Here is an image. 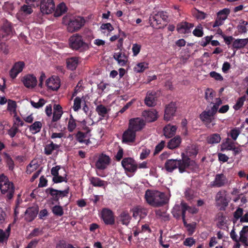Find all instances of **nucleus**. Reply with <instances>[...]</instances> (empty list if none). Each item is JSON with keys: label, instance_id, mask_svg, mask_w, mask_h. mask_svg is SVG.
<instances>
[{"label": "nucleus", "instance_id": "f257e3e1", "mask_svg": "<svg viewBox=\"0 0 248 248\" xmlns=\"http://www.w3.org/2000/svg\"><path fill=\"white\" fill-rule=\"evenodd\" d=\"M193 161L187 156H186L184 153L182 154V159H168L165 163V168L166 170L172 172L174 170L178 168L179 172L182 173L186 171V169L192 165Z\"/></svg>", "mask_w": 248, "mask_h": 248}, {"label": "nucleus", "instance_id": "f03ea898", "mask_svg": "<svg viewBox=\"0 0 248 248\" xmlns=\"http://www.w3.org/2000/svg\"><path fill=\"white\" fill-rule=\"evenodd\" d=\"M144 198L147 203L154 207L162 206L167 202L166 194L157 190L147 189Z\"/></svg>", "mask_w": 248, "mask_h": 248}, {"label": "nucleus", "instance_id": "7ed1b4c3", "mask_svg": "<svg viewBox=\"0 0 248 248\" xmlns=\"http://www.w3.org/2000/svg\"><path fill=\"white\" fill-rule=\"evenodd\" d=\"M222 104V101L219 97L216 98V101L214 105L210 108H208L207 107L205 110L202 111L200 115V119L206 126H208V124L212 122L214 116L217 111L219 106Z\"/></svg>", "mask_w": 248, "mask_h": 248}, {"label": "nucleus", "instance_id": "20e7f679", "mask_svg": "<svg viewBox=\"0 0 248 248\" xmlns=\"http://www.w3.org/2000/svg\"><path fill=\"white\" fill-rule=\"evenodd\" d=\"M69 190V186L66 185L63 190L56 189L52 187H48L46 189L45 192L47 196H50V200L52 204L57 203L59 204L60 199L67 197Z\"/></svg>", "mask_w": 248, "mask_h": 248}, {"label": "nucleus", "instance_id": "39448f33", "mask_svg": "<svg viewBox=\"0 0 248 248\" xmlns=\"http://www.w3.org/2000/svg\"><path fill=\"white\" fill-rule=\"evenodd\" d=\"M69 46L73 50L83 52L89 48L88 43L83 41L82 36L78 34H75L71 36L69 39Z\"/></svg>", "mask_w": 248, "mask_h": 248}, {"label": "nucleus", "instance_id": "423d86ee", "mask_svg": "<svg viewBox=\"0 0 248 248\" xmlns=\"http://www.w3.org/2000/svg\"><path fill=\"white\" fill-rule=\"evenodd\" d=\"M0 189L2 194L5 195L8 200L13 198L15 192V186L13 183L10 182L8 178L3 177L0 184Z\"/></svg>", "mask_w": 248, "mask_h": 248}, {"label": "nucleus", "instance_id": "0eeeda50", "mask_svg": "<svg viewBox=\"0 0 248 248\" xmlns=\"http://www.w3.org/2000/svg\"><path fill=\"white\" fill-rule=\"evenodd\" d=\"M99 217L105 225L112 226L115 223L114 213L108 208H103L99 214Z\"/></svg>", "mask_w": 248, "mask_h": 248}, {"label": "nucleus", "instance_id": "6e6552de", "mask_svg": "<svg viewBox=\"0 0 248 248\" xmlns=\"http://www.w3.org/2000/svg\"><path fill=\"white\" fill-rule=\"evenodd\" d=\"M85 23L84 19L80 16L70 19L67 23V30L68 32H73L79 30Z\"/></svg>", "mask_w": 248, "mask_h": 248}, {"label": "nucleus", "instance_id": "1a4fd4ad", "mask_svg": "<svg viewBox=\"0 0 248 248\" xmlns=\"http://www.w3.org/2000/svg\"><path fill=\"white\" fill-rule=\"evenodd\" d=\"M229 180L223 173L216 174L214 180L211 182L209 186L211 188L222 187L229 185Z\"/></svg>", "mask_w": 248, "mask_h": 248}, {"label": "nucleus", "instance_id": "9d476101", "mask_svg": "<svg viewBox=\"0 0 248 248\" xmlns=\"http://www.w3.org/2000/svg\"><path fill=\"white\" fill-rule=\"evenodd\" d=\"M121 164L125 171L133 173L137 170L138 165L135 160L131 157L123 158Z\"/></svg>", "mask_w": 248, "mask_h": 248}, {"label": "nucleus", "instance_id": "9b49d317", "mask_svg": "<svg viewBox=\"0 0 248 248\" xmlns=\"http://www.w3.org/2000/svg\"><path fill=\"white\" fill-rule=\"evenodd\" d=\"M111 159L108 155L103 153L100 154L95 162V167L99 170H104L110 164Z\"/></svg>", "mask_w": 248, "mask_h": 248}, {"label": "nucleus", "instance_id": "f8f14e48", "mask_svg": "<svg viewBox=\"0 0 248 248\" xmlns=\"http://www.w3.org/2000/svg\"><path fill=\"white\" fill-rule=\"evenodd\" d=\"M145 125V121L140 118L137 117L129 120L128 127L136 133L141 130Z\"/></svg>", "mask_w": 248, "mask_h": 248}, {"label": "nucleus", "instance_id": "ddd939ff", "mask_svg": "<svg viewBox=\"0 0 248 248\" xmlns=\"http://www.w3.org/2000/svg\"><path fill=\"white\" fill-rule=\"evenodd\" d=\"M55 8L53 0H42L40 10L43 14H50L54 12Z\"/></svg>", "mask_w": 248, "mask_h": 248}, {"label": "nucleus", "instance_id": "4468645a", "mask_svg": "<svg viewBox=\"0 0 248 248\" xmlns=\"http://www.w3.org/2000/svg\"><path fill=\"white\" fill-rule=\"evenodd\" d=\"M86 131V132L84 133L80 131H78L75 135L76 140L80 143H84L86 145H88L91 141L90 140L88 134L90 132L91 130L89 127L85 126V128H83Z\"/></svg>", "mask_w": 248, "mask_h": 248}, {"label": "nucleus", "instance_id": "2eb2a0df", "mask_svg": "<svg viewBox=\"0 0 248 248\" xmlns=\"http://www.w3.org/2000/svg\"><path fill=\"white\" fill-rule=\"evenodd\" d=\"M176 103L171 102L166 106L164 115V119L166 121H171L175 116L176 111Z\"/></svg>", "mask_w": 248, "mask_h": 248}, {"label": "nucleus", "instance_id": "dca6fc26", "mask_svg": "<svg viewBox=\"0 0 248 248\" xmlns=\"http://www.w3.org/2000/svg\"><path fill=\"white\" fill-rule=\"evenodd\" d=\"M230 13V10L228 8H224L219 11L217 13V17L213 24V27L215 28L222 25L223 21L227 18Z\"/></svg>", "mask_w": 248, "mask_h": 248}, {"label": "nucleus", "instance_id": "f3484780", "mask_svg": "<svg viewBox=\"0 0 248 248\" xmlns=\"http://www.w3.org/2000/svg\"><path fill=\"white\" fill-rule=\"evenodd\" d=\"M25 65V64L23 61H19L15 62L9 71L10 77L13 79L15 78L17 75L22 71Z\"/></svg>", "mask_w": 248, "mask_h": 248}, {"label": "nucleus", "instance_id": "a211bd4d", "mask_svg": "<svg viewBox=\"0 0 248 248\" xmlns=\"http://www.w3.org/2000/svg\"><path fill=\"white\" fill-rule=\"evenodd\" d=\"M136 133L129 127L123 133L122 136V142L130 144L135 142Z\"/></svg>", "mask_w": 248, "mask_h": 248}, {"label": "nucleus", "instance_id": "6ab92c4d", "mask_svg": "<svg viewBox=\"0 0 248 248\" xmlns=\"http://www.w3.org/2000/svg\"><path fill=\"white\" fill-rule=\"evenodd\" d=\"M226 192L225 190H220L217 192L215 196V201L217 205L225 207L228 206V202L226 197Z\"/></svg>", "mask_w": 248, "mask_h": 248}, {"label": "nucleus", "instance_id": "aec40b11", "mask_svg": "<svg viewBox=\"0 0 248 248\" xmlns=\"http://www.w3.org/2000/svg\"><path fill=\"white\" fill-rule=\"evenodd\" d=\"M46 84L48 89L57 91L60 87V79L57 77L55 78L52 77L46 80Z\"/></svg>", "mask_w": 248, "mask_h": 248}, {"label": "nucleus", "instance_id": "412c9836", "mask_svg": "<svg viewBox=\"0 0 248 248\" xmlns=\"http://www.w3.org/2000/svg\"><path fill=\"white\" fill-rule=\"evenodd\" d=\"M22 82L28 88H33L37 85L36 78L33 75H27L24 77Z\"/></svg>", "mask_w": 248, "mask_h": 248}, {"label": "nucleus", "instance_id": "4be33fe9", "mask_svg": "<svg viewBox=\"0 0 248 248\" xmlns=\"http://www.w3.org/2000/svg\"><path fill=\"white\" fill-rule=\"evenodd\" d=\"M131 219L132 217L127 211H123L117 217V222L128 226Z\"/></svg>", "mask_w": 248, "mask_h": 248}, {"label": "nucleus", "instance_id": "5701e85b", "mask_svg": "<svg viewBox=\"0 0 248 248\" xmlns=\"http://www.w3.org/2000/svg\"><path fill=\"white\" fill-rule=\"evenodd\" d=\"M142 116L147 122H153L157 118V112L154 109L146 110L142 112Z\"/></svg>", "mask_w": 248, "mask_h": 248}, {"label": "nucleus", "instance_id": "b1692460", "mask_svg": "<svg viewBox=\"0 0 248 248\" xmlns=\"http://www.w3.org/2000/svg\"><path fill=\"white\" fill-rule=\"evenodd\" d=\"M194 27V24L187 22H182L177 27V31L180 33H188L191 32V29Z\"/></svg>", "mask_w": 248, "mask_h": 248}, {"label": "nucleus", "instance_id": "393cba45", "mask_svg": "<svg viewBox=\"0 0 248 248\" xmlns=\"http://www.w3.org/2000/svg\"><path fill=\"white\" fill-rule=\"evenodd\" d=\"M156 92L155 91H149L147 93L145 98V104L148 107H153L156 104Z\"/></svg>", "mask_w": 248, "mask_h": 248}, {"label": "nucleus", "instance_id": "a878e982", "mask_svg": "<svg viewBox=\"0 0 248 248\" xmlns=\"http://www.w3.org/2000/svg\"><path fill=\"white\" fill-rule=\"evenodd\" d=\"M113 58L122 66L125 65L128 62V57L124 52H115L114 53Z\"/></svg>", "mask_w": 248, "mask_h": 248}, {"label": "nucleus", "instance_id": "bb28decb", "mask_svg": "<svg viewBox=\"0 0 248 248\" xmlns=\"http://www.w3.org/2000/svg\"><path fill=\"white\" fill-rule=\"evenodd\" d=\"M216 93L211 88H208L205 90L204 98L206 101L210 104V105H214L216 101Z\"/></svg>", "mask_w": 248, "mask_h": 248}, {"label": "nucleus", "instance_id": "cd10ccee", "mask_svg": "<svg viewBox=\"0 0 248 248\" xmlns=\"http://www.w3.org/2000/svg\"><path fill=\"white\" fill-rule=\"evenodd\" d=\"M38 213V209L31 207L28 208L25 212V218L29 222L32 221L36 217Z\"/></svg>", "mask_w": 248, "mask_h": 248}, {"label": "nucleus", "instance_id": "c85d7f7f", "mask_svg": "<svg viewBox=\"0 0 248 248\" xmlns=\"http://www.w3.org/2000/svg\"><path fill=\"white\" fill-rule=\"evenodd\" d=\"M89 181L91 185L94 187H99L105 188L108 185L107 181L101 180L97 177L91 176L89 178Z\"/></svg>", "mask_w": 248, "mask_h": 248}, {"label": "nucleus", "instance_id": "c756f323", "mask_svg": "<svg viewBox=\"0 0 248 248\" xmlns=\"http://www.w3.org/2000/svg\"><path fill=\"white\" fill-rule=\"evenodd\" d=\"M177 128V127L175 125H172L170 124H167L163 128L164 136L167 138L172 137L175 134Z\"/></svg>", "mask_w": 248, "mask_h": 248}, {"label": "nucleus", "instance_id": "7c9ffc66", "mask_svg": "<svg viewBox=\"0 0 248 248\" xmlns=\"http://www.w3.org/2000/svg\"><path fill=\"white\" fill-rule=\"evenodd\" d=\"M60 148V145L54 143L53 141H50L49 144H46L44 147V154L46 155H51L55 150H58Z\"/></svg>", "mask_w": 248, "mask_h": 248}, {"label": "nucleus", "instance_id": "2f4dec72", "mask_svg": "<svg viewBox=\"0 0 248 248\" xmlns=\"http://www.w3.org/2000/svg\"><path fill=\"white\" fill-rule=\"evenodd\" d=\"M181 140V137L179 136H176L169 140L167 147L170 149H175L179 147Z\"/></svg>", "mask_w": 248, "mask_h": 248}, {"label": "nucleus", "instance_id": "473e14b6", "mask_svg": "<svg viewBox=\"0 0 248 248\" xmlns=\"http://www.w3.org/2000/svg\"><path fill=\"white\" fill-rule=\"evenodd\" d=\"M95 110L101 117V120L108 117V109L103 105L100 104L97 106Z\"/></svg>", "mask_w": 248, "mask_h": 248}, {"label": "nucleus", "instance_id": "72a5a7b5", "mask_svg": "<svg viewBox=\"0 0 248 248\" xmlns=\"http://www.w3.org/2000/svg\"><path fill=\"white\" fill-rule=\"evenodd\" d=\"M221 140V138L219 134L214 133L207 137L206 141L209 144H215L219 143Z\"/></svg>", "mask_w": 248, "mask_h": 248}, {"label": "nucleus", "instance_id": "f704fd0d", "mask_svg": "<svg viewBox=\"0 0 248 248\" xmlns=\"http://www.w3.org/2000/svg\"><path fill=\"white\" fill-rule=\"evenodd\" d=\"M78 63V60L77 57H71L67 59L66 65L68 69L73 71L75 70Z\"/></svg>", "mask_w": 248, "mask_h": 248}, {"label": "nucleus", "instance_id": "c9c22d12", "mask_svg": "<svg viewBox=\"0 0 248 248\" xmlns=\"http://www.w3.org/2000/svg\"><path fill=\"white\" fill-rule=\"evenodd\" d=\"M234 146V142L231 140L229 138H227L225 141L222 144L221 151H231L232 149V147H233Z\"/></svg>", "mask_w": 248, "mask_h": 248}, {"label": "nucleus", "instance_id": "e433bc0d", "mask_svg": "<svg viewBox=\"0 0 248 248\" xmlns=\"http://www.w3.org/2000/svg\"><path fill=\"white\" fill-rule=\"evenodd\" d=\"M67 11V7L64 3L62 2L60 3L57 7L55 13V16L58 17L64 14Z\"/></svg>", "mask_w": 248, "mask_h": 248}, {"label": "nucleus", "instance_id": "4c0bfd02", "mask_svg": "<svg viewBox=\"0 0 248 248\" xmlns=\"http://www.w3.org/2000/svg\"><path fill=\"white\" fill-rule=\"evenodd\" d=\"M248 39H237L234 40L232 44V47L240 49L244 47L247 44Z\"/></svg>", "mask_w": 248, "mask_h": 248}, {"label": "nucleus", "instance_id": "58836bf2", "mask_svg": "<svg viewBox=\"0 0 248 248\" xmlns=\"http://www.w3.org/2000/svg\"><path fill=\"white\" fill-rule=\"evenodd\" d=\"M42 126L41 122L36 121L29 126V129L32 134H35L40 131Z\"/></svg>", "mask_w": 248, "mask_h": 248}, {"label": "nucleus", "instance_id": "ea45409f", "mask_svg": "<svg viewBox=\"0 0 248 248\" xmlns=\"http://www.w3.org/2000/svg\"><path fill=\"white\" fill-rule=\"evenodd\" d=\"M248 25V22L244 20H241L237 28L239 33H245L247 32L248 29L247 26Z\"/></svg>", "mask_w": 248, "mask_h": 248}, {"label": "nucleus", "instance_id": "a19ab883", "mask_svg": "<svg viewBox=\"0 0 248 248\" xmlns=\"http://www.w3.org/2000/svg\"><path fill=\"white\" fill-rule=\"evenodd\" d=\"M7 110L9 111L13 112L15 113V116L16 115V108L17 107L16 102L11 99L7 101Z\"/></svg>", "mask_w": 248, "mask_h": 248}, {"label": "nucleus", "instance_id": "79ce46f5", "mask_svg": "<svg viewBox=\"0 0 248 248\" xmlns=\"http://www.w3.org/2000/svg\"><path fill=\"white\" fill-rule=\"evenodd\" d=\"M148 64L146 62H140L137 64L134 68V70L137 73H141L143 72L146 69L148 68Z\"/></svg>", "mask_w": 248, "mask_h": 248}, {"label": "nucleus", "instance_id": "37998d69", "mask_svg": "<svg viewBox=\"0 0 248 248\" xmlns=\"http://www.w3.org/2000/svg\"><path fill=\"white\" fill-rule=\"evenodd\" d=\"M181 215L182 218L183 222H186V213L187 209H190V207L187 205L186 203L181 202Z\"/></svg>", "mask_w": 248, "mask_h": 248}, {"label": "nucleus", "instance_id": "c03bdc74", "mask_svg": "<svg viewBox=\"0 0 248 248\" xmlns=\"http://www.w3.org/2000/svg\"><path fill=\"white\" fill-rule=\"evenodd\" d=\"M52 212L54 215L59 217L62 216L64 214L62 207L58 204L52 207Z\"/></svg>", "mask_w": 248, "mask_h": 248}, {"label": "nucleus", "instance_id": "a18cd8bd", "mask_svg": "<svg viewBox=\"0 0 248 248\" xmlns=\"http://www.w3.org/2000/svg\"><path fill=\"white\" fill-rule=\"evenodd\" d=\"M77 126L75 119H74L72 115H70V117L68 121L67 129L70 132H72Z\"/></svg>", "mask_w": 248, "mask_h": 248}, {"label": "nucleus", "instance_id": "49530a36", "mask_svg": "<svg viewBox=\"0 0 248 248\" xmlns=\"http://www.w3.org/2000/svg\"><path fill=\"white\" fill-rule=\"evenodd\" d=\"M246 100L245 95L239 97L236 101V104L233 108L235 110H239L244 105V101Z\"/></svg>", "mask_w": 248, "mask_h": 248}, {"label": "nucleus", "instance_id": "de8ad7c7", "mask_svg": "<svg viewBox=\"0 0 248 248\" xmlns=\"http://www.w3.org/2000/svg\"><path fill=\"white\" fill-rule=\"evenodd\" d=\"M2 29L6 35H9L12 31V26L11 23L6 21L2 27Z\"/></svg>", "mask_w": 248, "mask_h": 248}, {"label": "nucleus", "instance_id": "09e8293b", "mask_svg": "<svg viewBox=\"0 0 248 248\" xmlns=\"http://www.w3.org/2000/svg\"><path fill=\"white\" fill-rule=\"evenodd\" d=\"M240 134V131L239 128L235 127L230 131L228 136H230L233 140H236Z\"/></svg>", "mask_w": 248, "mask_h": 248}, {"label": "nucleus", "instance_id": "8fccbe9b", "mask_svg": "<svg viewBox=\"0 0 248 248\" xmlns=\"http://www.w3.org/2000/svg\"><path fill=\"white\" fill-rule=\"evenodd\" d=\"M243 214V209L241 208H238L233 213V222L235 223L236 221L240 218Z\"/></svg>", "mask_w": 248, "mask_h": 248}, {"label": "nucleus", "instance_id": "3c124183", "mask_svg": "<svg viewBox=\"0 0 248 248\" xmlns=\"http://www.w3.org/2000/svg\"><path fill=\"white\" fill-rule=\"evenodd\" d=\"M193 16L197 19L203 20L206 17L207 14L203 12L199 11V10L195 9V11L193 12Z\"/></svg>", "mask_w": 248, "mask_h": 248}, {"label": "nucleus", "instance_id": "603ef678", "mask_svg": "<svg viewBox=\"0 0 248 248\" xmlns=\"http://www.w3.org/2000/svg\"><path fill=\"white\" fill-rule=\"evenodd\" d=\"M38 165L37 163H33V161L31 162V163L27 166L26 172L28 174H31L33 171L37 170L38 168Z\"/></svg>", "mask_w": 248, "mask_h": 248}, {"label": "nucleus", "instance_id": "864d4df0", "mask_svg": "<svg viewBox=\"0 0 248 248\" xmlns=\"http://www.w3.org/2000/svg\"><path fill=\"white\" fill-rule=\"evenodd\" d=\"M81 99L76 97L74 100L73 108L75 111H78L81 108Z\"/></svg>", "mask_w": 248, "mask_h": 248}, {"label": "nucleus", "instance_id": "5fc2aeb1", "mask_svg": "<svg viewBox=\"0 0 248 248\" xmlns=\"http://www.w3.org/2000/svg\"><path fill=\"white\" fill-rule=\"evenodd\" d=\"M31 106L35 108H39L42 107L46 103V101L43 98H40L39 101L37 103L32 100H31Z\"/></svg>", "mask_w": 248, "mask_h": 248}, {"label": "nucleus", "instance_id": "6e6d98bb", "mask_svg": "<svg viewBox=\"0 0 248 248\" xmlns=\"http://www.w3.org/2000/svg\"><path fill=\"white\" fill-rule=\"evenodd\" d=\"M171 213L173 217L176 219L180 218L181 215V207L178 205H175L172 210Z\"/></svg>", "mask_w": 248, "mask_h": 248}, {"label": "nucleus", "instance_id": "4d7b16f0", "mask_svg": "<svg viewBox=\"0 0 248 248\" xmlns=\"http://www.w3.org/2000/svg\"><path fill=\"white\" fill-rule=\"evenodd\" d=\"M184 226L187 229V231L188 232L189 235H191L195 232V224L187 223L186 221L183 222Z\"/></svg>", "mask_w": 248, "mask_h": 248}, {"label": "nucleus", "instance_id": "13d9d810", "mask_svg": "<svg viewBox=\"0 0 248 248\" xmlns=\"http://www.w3.org/2000/svg\"><path fill=\"white\" fill-rule=\"evenodd\" d=\"M194 36L198 37H202L203 35V28L201 25H198L193 31Z\"/></svg>", "mask_w": 248, "mask_h": 248}, {"label": "nucleus", "instance_id": "bf43d9fd", "mask_svg": "<svg viewBox=\"0 0 248 248\" xmlns=\"http://www.w3.org/2000/svg\"><path fill=\"white\" fill-rule=\"evenodd\" d=\"M9 237L8 234H6L3 230L0 229V244H7Z\"/></svg>", "mask_w": 248, "mask_h": 248}, {"label": "nucleus", "instance_id": "052dcab7", "mask_svg": "<svg viewBox=\"0 0 248 248\" xmlns=\"http://www.w3.org/2000/svg\"><path fill=\"white\" fill-rule=\"evenodd\" d=\"M213 36L212 35L207 36L202 38L201 41L199 42L200 45L203 46H206L208 44L210 43L211 40L212 39Z\"/></svg>", "mask_w": 248, "mask_h": 248}, {"label": "nucleus", "instance_id": "680f3d73", "mask_svg": "<svg viewBox=\"0 0 248 248\" xmlns=\"http://www.w3.org/2000/svg\"><path fill=\"white\" fill-rule=\"evenodd\" d=\"M52 181L54 183L56 184L62 183V182H65L67 183V179L66 178V175H65V177L60 176L59 175V174L56 176H54L52 178Z\"/></svg>", "mask_w": 248, "mask_h": 248}, {"label": "nucleus", "instance_id": "e2e57ef3", "mask_svg": "<svg viewBox=\"0 0 248 248\" xmlns=\"http://www.w3.org/2000/svg\"><path fill=\"white\" fill-rule=\"evenodd\" d=\"M165 142L162 140L159 143L155 146V150L154 153V155H155L158 154L165 147Z\"/></svg>", "mask_w": 248, "mask_h": 248}, {"label": "nucleus", "instance_id": "0e129e2a", "mask_svg": "<svg viewBox=\"0 0 248 248\" xmlns=\"http://www.w3.org/2000/svg\"><path fill=\"white\" fill-rule=\"evenodd\" d=\"M217 219L218 221V224L220 226H224L225 224V219L226 218L225 216L224 215L222 212H219L217 216Z\"/></svg>", "mask_w": 248, "mask_h": 248}, {"label": "nucleus", "instance_id": "69168bd1", "mask_svg": "<svg viewBox=\"0 0 248 248\" xmlns=\"http://www.w3.org/2000/svg\"><path fill=\"white\" fill-rule=\"evenodd\" d=\"M195 243L196 241L193 237H188L184 240L183 244L185 246L191 247Z\"/></svg>", "mask_w": 248, "mask_h": 248}, {"label": "nucleus", "instance_id": "338daca9", "mask_svg": "<svg viewBox=\"0 0 248 248\" xmlns=\"http://www.w3.org/2000/svg\"><path fill=\"white\" fill-rule=\"evenodd\" d=\"M209 75L211 78H214L216 80L222 81L223 79V77L220 74L215 71L211 72Z\"/></svg>", "mask_w": 248, "mask_h": 248}, {"label": "nucleus", "instance_id": "774afa93", "mask_svg": "<svg viewBox=\"0 0 248 248\" xmlns=\"http://www.w3.org/2000/svg\"><path fill=\"white\" fill-rule=\"evenodd\" d=\"M141 45L138 44H134L132 46V50L134 56H137L140 52Z\"/></svg>", "mask_w": 248, "mask_h": 248}]
</instances>
